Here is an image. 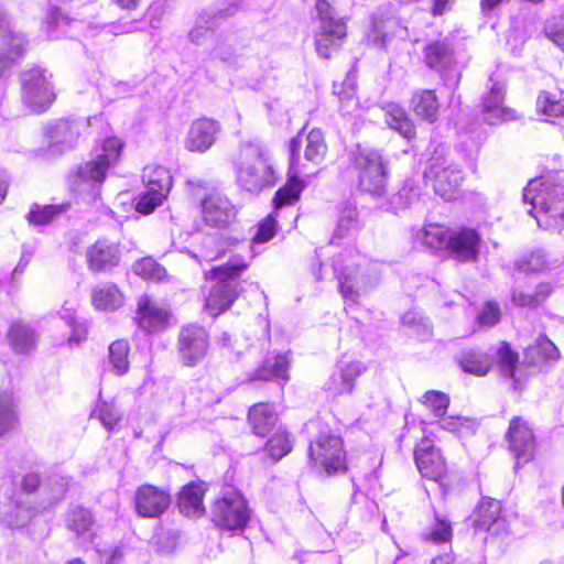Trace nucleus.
<instances>
[{
    "label": "nucleus",
    "instance_id": "1",
    "mask_svg": "<svg viewBox=\"0 0 564 564\" xmlns=\"http://www.w3.org/2000/svg\"><path fill=\"white\" fill-rule=\"evenodd\" d=\"M523 202L539 227L560 230L564 226V172L556 171L531 180L523 189Z\"/></svg>",
    "mask_w": 564,
    "mask_h": 564
},
{
    "label": "nucleus",
    "instance_id": "41",
    "mask_svg": "<svg viewBox=\"0 0 564 564\" xmlns=\"http://www.w3.org/2000/svg\"><path fill=\"white\" fill-rule=\"evenodd\" d=\"M551 294L549 284L541 283L533 293H527L520 288L512 291V303L520 307H536Z\"/></svg>",
    "mask_w": 564,
    "mask_h": 564
},
{
    "label": "nucleus",
    "instance_id": "15",
    "mask_svg": "<svg viewBox=\"0 0 564 564\" xmlns=\"http://www.w3.org/2000/svg\"><path fill=\"white\" fill-rule=\"evenodd\" d=\"M507 440L510 451L517 459L516 466L533 458L535 438L532 429L521 417H513L509 424Z\"/></svg>",
    "mask_w": 564,
    "mask_h": 564
},
{
    "label": "nucleus",
    "instance_id": "59",
    "mask_svg": "<svg viewBox=\"0 0 564 564\" xmlns=\"http://www.w3.org/2000/svg\"><path fill=\"white\" fill-rule=\"evenodd\" d=\"M215 26L214 22H209V19L205 14H200L196 21V25L191 30L188 36L191 42L195 44H202L209 31Z\"/></svg>",
    "mask_w": 564,
    "mask_h": 564
},
{
    "label": "nucleus",
    "instance_id": "14",
    "mask_svg": "<svg viewBox=\"0 0 564 564\" xmlns=\"http://www.w3.org/2000/svg\"><path fill=\"white\" fill-rule=\"evenodd\" d=\"M423 15V12H417L412 17L411 31L410 26L399 25L398 21L394 19H387L384 21H377L373 19L369 39L375 46L380 48L386 47L393 35H397L403 40L408 39L416 43L419 42L416 23L422 20Z\"/></svg>",
    "mask_w": 564,
    "mask_h": 564
},
{
    "label": "nucleus",
    "instance_id": "27",
    "mask_svg": "<svg viewBox=\"0 0 564 564\" xmlns=\"http://www.w3.org/2000/svg\"><path fill=\"white\" fill-rule=\"evenodd\" d=\"M206 488L203 482H191L184 486L178 494L177 507L181 513L189 518H198L205 513L204 495Z\"/></svg>",
    "mask_w": 564,
    "mask_h": 564
},
{
    "label": "nucleus",
    "instance_id": "23",
    "mask_svg": "<svg viewBox=\"0 0 564 564\" xmlns=\"http://www.w3.org/2000/svg\"><path fill=\"white\" fill-rule=\"evenodd\" d=\"M364 371V366L359 361L340 360L336 365L334 372L325 382V389L333 395L350 393L354 389L356 379Z\"/></svg>",
    "mask_w": 564,
    "mask_h": 564
},
{
    "label": "nucleus",
    "instance_id": "38",
    "mask_svg": "<svg viewBox=\"0 0 564 564\" xmlns=\"http://www.w3.org/2000/svg\"><path fill=\"white\" fill-rule=\"evenodd\" d=\"M142 182L145 188L160 189V193L169 195L172 187V176L167 169L161 165H148L142 172Z\"/></svg>",
    "mask_w": 564,
    "mask_h": 564
},
{
    "label": "nucleus",
    "instance_id": "30",
    "mask_svg": "<svg viewBox=\"0 0 564 564\" xmlns=\"http://www.w3.org/2000/svg\"><path fill=\"white\" fill-rule=\"evenodd\" d=\"M455 360L463 371L475 376H485L491 368V358L478 348L462 350Z\"/></svg>",
    "mask_w": 564,
    "mask_h": 564
},
{
    "label": "nucleus",
    "instance_id": "46",
    "mask_svg": "<svg viewBox=\"0 0 564 564\" xmlns=\"http://www.w3.org/2000/svg\"><path fill=\"white\" fill-rule=\"evenodd\" d=\"M536 109L550 117L564 116V93L542 91L536 100Z\"/></svg>",
    "mask_w": 564,
    "mask_h": 564
},
{
    "label": "nucleus",
    "instance_id": "53",
    "mask_svg": "<svg viewBox=\"0 0 564 564\" xmlns=\"http://www.w3.org/2000/svg\"><path fill=\"white\" fill-rule=\"evenodd\" d=\"M497 357L503 376L512 378L518 362V355L510 349L507 343H501L497 350Z\"/></svg>",
    "mask_w": 564,
    "mask_h": 564
},
{
    "label": "nucleus",
    "instance_id": "51",
    "mask_svg": "<svg viewBox=\"0 0 564 564\" xmlns=\"http://www.w3.org/2000/svg\"><path fill=\"white\" fill-rule=\"evenodd\" d=\"M94 415L98 417L104 427L108 431H112L122 416L120 410L113 403L105 401L98 402Z\"/></svg>",
    "mask_w": 564,
    "mask_h": 564
},
{
    "label": "nucleus",
    "instance_id": "63",
    "mask_svg": "<svg viewBox=\"0 0 564 564\" xmlns=\"http://www.w3.org/2000/svg\"><path fill=\"white\" fill-rule=\"evenodd\" d=\"M501 317L499 305L495 302H488L477 316V321L481 326H494Z\"/></svg>",
    "mask_w": 564,
    "mask_h": 564
},
{
    "label": "nucleus",
    "instance_id": "43",
    "mask_svg": "<svg viewBox=\"0 0 564 564\" xmlns=\"http://www.w3.org/2000/svg\"><path fill=\"white\" fill-rule=\"evenodd\" d=\"M15 408L12 393L0 390V435L14 427L18 420Z\"/></svg>",
    "mask_w": 564,
    "mask_h": 564
},
{
    "label": "nucleus",
    "instance_id": "60",
    "mask_svg": "<svg viewBox=\"0 0 564 564\" xmlns=\"http://www.w3.org/2000/svg\"><path fill=\"white\" fill-rule=\"evenodd\" d=\"M276 231V221L272 216H268L259 225L256 235L252 238L253 243H264L271 240Z\"/></svg>",
    "mask_w": 564,
    "mask_h": 564
},
{
    "label": "nucleus",
    "instance_id": "40",
    "mask_svg": "<svg viewBox=\"0 0 564 564\" xmlns=\"http://www.w3.org/2000/svg\"><path fill=\"white\" fill-rule=\"evenodd\" d=\"M386 122L391 129L397 130L406 139H411L414 135L413 126L409 120L406 112L397 104H390L387 106Z\"/></svg>",
    "mask_w": 564,
    "mask_h": 564
},
{
    "label": "nucleus",
    "instance_id": "21",
    "mask_svg": "<svg viewBox=\"0 0 564 564\" xmlns=\"http://www.w3.org/2000/svg\"><path fill=\"white\" fill-rule=\"evenodd\" d=\"M339 292L345 301L357 304L372 286V281L359 267L345 265L338 274Z\"/></svg>",
    "mask_w": 564,
    "mask_h": 564
},
{
    "label": "nucleus",
    "instance_id": "5",
    "mask_svg": "<svg viewBox=\"0 0 564 564\" xmlns=\"http://www.w3.org/2000/svg\"><path fill=\"white\" fill-rule=\"evenodd\" d=\"M122 148L123 142L119 138L105 139L101 152L77 169L73 176V191L80 194L89 192L94 198L97 197L98 189L106 180L109 169L119 161Z\"/></svg>",
    "mask_w": 564,
    "mask_h": 564
},
{
    "label": "nucleus",
    "instance_id": "33",
    "mask_svg": "<svg viewBox=\"0 0 564 564\" xmlns=\"http://www.w3.org/2000/svg\"><path fill=\"white\" fill-rule=\"evenodd\" d=\"M82 122L61 120L51 131V143L61 145L62 150L72 149L80 135Z\"/></svg>",
    "mask_w": 564,
    "mask_h": 564
},
{
    "label": "nucleus",
    "instance_id": "26",
    "mask_svg": "<svg viewBox=\"0 0 564 564\" xmlns=\"http://www.w3.org/2000/svg\"><path fill=\"white\" fill-rule=\"evenodd\" d=\"M33 516L31 508L12 499L7 492L0 496V520L9 529L25 527Z\"/></svg>",
    "mask_w": 564,
    "mask_h": 564
},
{
    "label": "nucleus",
    "instance_id": "35",
    "mask_svg": "<svg viewBox=\"0 0 564 564\" xmlns=\"http://www.w3.org/2000/svg\"><path fill=\"white\" fill-rule=\"evenodd\" d=\"M289 359L286 355H276L268 357L262 366L256 370L252 380H271L284 379L288 380Z\"/></svg>",
    "mask_w": 564,
    "mask_h": 564
},
{
    "label": "nucleus",
    "instance_id": "42",
    "mask_svg": "<svg viewBox=\"0 0 564 564\" xmlns=\"http://www.w3.org/2000/svg\"><path fill=\"white\" fill-rule=\"evenodd\" d=\"M449 235L447 230L437 225H429L416 234V240L430 249L448 248Z\"/></svg>",
    "mask_w": 564,
    "mask_h": 564
},
{
    "label": "nucleus",
    "instance_id": "52",
    "mask_svg": "<svg viewBox=\"0 0 564 564\" xmlns=\"http://www.w3.org/2000/svg\"><path fill=\"white\" fill-rule=\"evenodd\" d=\"M422 403L432 411L435 416H442L445 414L448 404L449 398L440 391H427L422 397Z\"/></svg>",
    "mask_w": 564,
    "mask_h": 564
},
{
    "label": "nucleus",
    "instance_id": "36",
    "mask_svg": "<svg viewBox=\"0 0 564 564\" xmlns=\"http://www.w3.org/2000/svg\"><path fill=\"white\" fill-rule=\"evenodd\" d=\"M412 108L420 118L430 122L435 121L438 111L435 93L430 89L416 91L412 97Z\"/></svg>",
    "mask_w": 564,
    "mask_h": 564
},
{
    "label": "nucleus",
    "instance_id": "39",
    "mask_svg": "<svg viewBox=\"0 0 564 564\" xmlns=\"http://www.w3.org/2000/svg\"><path fill=\"white\" fill-rule=\"evenodd\" d=\"M9 339L17 352H28L36 346L37 335L29 325L15 323L10 328Z\"/></svg>",
    "mask_w": 564,
    "mask_h": 564
},
{
    "label": "nucleus",
    "instance_id": "8",
    "mask_svg": "<svg viewBox=\"0 0 564 564\" xmlns=\"http://www.w3.org/2000/svg\"><path fill=\"white\" fill-rule=\"evenodd\" d=\"M308 456L315 465L322 466L328 475L347 470L346 453L339 436L321 434L308 447Z\"/></svg>",
    "mask_w": 564,
    "mask_h": 564
},
{
    "label": "nucleus",
    "instance_id": "22",
    "mask_svg": "<svg viewBox=\"0 0 564 564\" xmlns=\"http://www.w3.org/2000/svg\"><path fill=\"white\" fill-rule=\"evenodd\" d=\"M205 223L214 227H225L236 217V208L225 195L213 193L202 202Z\"/></svg>",
    "mask_w": 564,
    "mask_h": 564
},
{
    "label": "nucleus",
    "instance_id": "2",
    "mask_svg": "<svg viewBox=\"0 0 564 564\" xmlns=\"http://www.w3.org/2000/svg\"><path fill=\"white\" fill-rule=\"evenodd\" d=\"M237 183L249 193H260L275 183V173L271 163L270 150L259 141L252 140L240 148L237 166Z\"/></svg>",
    "mask_w": 564,
    "mask_h": 564
},
{
    "label": "nucleus",
    "instance_id": "32",
    "mask_svg": "<svg viewBox=\"0 0 564 564\" xmlns=\"http://www.w3.org/2000/svg\"><path fill=\"white\" fill-rule=\"evenodd\" d=\"M424 63L427 67L442 72L454 63V54L445 41H434L424 48Z\"/></svg>",
    "mask_w": 564,
    "mask_h": 564
},
{
    "label": "nucleus",
    "instance_id": "58",
    "mask_svg": "<svg viewBox=\"0 0 564 564\" xmlns=\"http://www.w3.org/2000/svg\"><path fill=\"white\" fill-rule=\"evenodd\" d=\"M62 317L64 319H66V322L72 326L74 327L73 329V335L68 338V341L70 344H78L80 343L83 339H85V336H86V330L84 328H80L75 326V319H74V314H75V305L69 302H65L63 307H62V311L59 312Z\"/></svg>",
    "mask_w": 564,
    "mask_h": 564
},
{
    "label": "nucleus",
    "instance_id": "61",
    "mask_svg": "<svg viewBox=\"0 0 564 564\" xmlns=\"http://www.w3.org/2000/svg\"><path fill=\"white\" fill-rule=\"evenodd\" d=\"M452 538V527L445 520L437 519L430 532L426 540L434 543L447 542Z\"/></svg>",
    "mask_w": 564,
    "mask_h": 564
},
{
    "label": "nucleus",
    "instance_id": "28",
    "mask_svg": "<svg viewBox=\"0 0 564 564\" xmlns=\"http://www.w3.org/2000/svg\"><path fill=\"white\" fill-rule=\"evenodd\" d=\"M66 528L78 538L94 535L96 519L93 511L79 505L70 506L65 518Z\"/></svg>",
    "mask_w": 564,
    "mask_h": 564
},
{
    "label": "nucleus",
    "instance_id": "44",
    "mask_svg": "<svg viewBox=\"0 0 564 564\" xmlns=\"http://www.w3.org/2000/svg\"><path fill=\"white\" fill-rule=\"evenodd\" d=\"M327 152V145L324 133L319 129H313L306 135V145L304 156L307 161L318 164L323 161Z\"/></svg>",
    "mask_w": 564,
    "mask_h": 564
},
{
    "label": "nucleus",
    "instance_id": "7",
    "mask_svg": "<svg viewBox=\"0 0 564 564\" xmlns=\"http://www.w3.org/2000/svg\"><path fill=\"white\" fill-rule=\"evenodd\" d=\"M212 514L213 521L227 530H241L250 519L246 499L235 490L226 491L215 501Z\"/></svg>",
    "mask_w": 564,
    "mask_h": 564
},
{
    "label": "nucleus",
    "instance_id": "57",
    "mask_svg": "<svg viewBox=\"0 0 564 564\" xmlns=\"http://www.w3.org/2000/svg\"><path fill=\"white\" fill-rule=\"evenodd\" d=\"M529 351L531 355L536 354L544 359L551 360L557 359L560 356L557 347L543 335L538 337L534 346L529 347Z\"/></svg>",
    "mask_w": 564,
    "mask_h": 564
},
{
    "label": "nucleus",
    "instance_id": "17",
    "mask_svg": "<svg viewBox=\"0 0 564 564\" xmlns=\"http://www.w3.org/2000/svg\"><path fill=\"white\" fill-rule=\"evenodd\" d=\"M171 503L170 494L163 488L153 485L140 486L134 495L137 513L142 518H158L162 516Z\"/></svg>",
    "mask_w": 564,
    "mask_h": 564
},
{
    "label": "nucleus",
    "instance_id": "49",
    "mask_svg": "<svg viewBox=\"0 0 564 564\" xmlns=\"http://www.w3.org/2000/svg\"><path fill=\"white\" fill-rule=\"evenodd\" d=\"M265 449L274 462L280 460L292 449V442L289 434L283 431L274 433L267 442Z\"/></svg>",
    "mask_w": 564,
    "mask_h": 564
},
{
    "label": "nucleus",
    "instance_id": "12",
    "mask_svg": "<svg viewBox=\"0 0 564 564\" xmlns=\"http://www.w3.org/2000/svg\"><path fill=\"white\" fill-rule=\"evenodd\" d=\"M489 91L484 96L481 102V116L488 124H500L516 119V111L505 106L506 84L501 80L490 78Z\"/></svg>",
    "mask_w": 564,
    "mask_h": 564
},
{
    "label": "nucleus",
    "instance_id": "11",
    "mask_svg": "<svg viewBox=\"0 0 564 564\" xmlns=\"http://www.w3.org/2000/svg\"><path fill=\"white\" fill-rule=\"evenodd\" d=\"M26 44L25 36L11 28L10 20L0 9V76L23 56Z\"/></svg>",
    "mask_w": 564,
    "mask_h": 564
},
{
    "label": "nucleus",
    "instance_id": "13",
    "mask_svg": "<svg viewBox=\"0 0 564 564\" xmlns=\"http://www.w3.org/2000/svg\"><path fill=\"white\" fill-rule=\"evenodd\" d=\"M208 350V334L197 325L184 326L178 335V354L185 366L199 362Z\"/></svg>",
    "mask_w": 564,
    "mask_h": 564
},
{
    "label": "nucleus",
    "instance_id": "10",
    "mask_svg": "<svg viewBox=\"0 0 564 564\" xmlns=\"http://www.w3.org/2000/svg\"><path fill=\"white\" fill-rule=\"evenodd\" d=\"M433 181L434 191L442 198L449 200L463 182V172L443 156H433L424 172Z\"/></svg>",
    "mask_w": 564,
    "mask_h": 564
},
{
    "label": "nucleus",
    "instance_id": "29",
    "mask_svg": "<svg viewBox=\"0 0 564 564\" xmlns=\"http://www.w3.org/2000/svg\"><path fill=\"white\" fill-rule=\"evenodd\" d=\"M475 525L486 531L494 529L498 532L503 529L505 520L501 517L500 501L491 498L482 499L476 511Z\"/></svg>",
    "mask_w": 564,
    "mask_h": 564
},
{
    "label": "nucleus",
    "instance_id": "24",
    "mask_svg": "<svg viewBox=\"0 0 564 564\" xmlns=\"http://www.w3.org/2000/svg\"><path fill=\"white\" fill-rule=\"evenodd\" d=\"M480 238L474 229L463 228L449 234L448 249L451 254L462 262L477 259Z\"/></svg>",
    "mask_w": 564,
    "mask_h": 564
},
{
    "label": "nucleus",
    "instance_id": "50",
    "mask_svg": "<svg viewBox=\"0 0 564 564\" xmlns=\"http://www.w3.org/2000/svg\"><path fill=\"white\" fill-rule=\"evenodd\" d=\"M166 197V195L160 193V189L145 188V192L140 194L137 199L135 209L140 214L149 215L161 206Z\"/></svg>",
    "mask_w": 564,
    "mask_h": 564
},
{
    "label": "nucleus",
    "instance_id": "64",
    "mask_svg": "<svg viewBox=\"0 0 564 564\" xmlns=\"http://www.w3.org/2000/svg\"><path fill=\"white\" fill-rule=\"evenodd\" d=\"M358 225V213L355 207H346L339 217L337 231L339 236L356 228Z\"/></svg>",
    "mask_w": 564,
    "mask_h": 564
},
{
    "label": "nucleus",
    "instance_id": "34",
    "mask_svg": "<svg viewBox=\"0 0 564 564\" xmlns=\"http://www.w3.org/2000/svg\"><path fill=\"white\" fill-rule=\"evenodd\" d=\"M248 419L253 433L265 436L275 424L276 415L268 403H258L250 409Z\"/></svg>",
    "mask_w": 564,
    "mask_h": 564
},
{
    "label": "nucleus",
    "instance_id": "20",
    "mask_svg": "<svg viewBox=\"0 0 564 564\" xmlns=\"http://www.w3.org/2000/svg\"><path fill=\"white\" fill-rule=\"evenodd\" d=\"M220 126L217 121L202 118L192 122L184 147L189 152L205 153L215 143Z\"/></svg>",
    "mask_w": 564,
    "mask_h": 564
},
{
    "label": "nucleus",
    "instance_id": "54",
    "mask_svg": "<svg viewBox=\"0 0 564 564\" xmlns=\"http://www.w3.org/2000/svg\"><path fill=\"white\" fill-rule=\"evenodd\" d=\"M61 212L62 208L59 206L46 205L41 207L39 205H34L28 214V219L30 223L35 225H45Z\"/></svg>",
    "mask_w": 564,
    "mask_h": 564
},
{
    "label": "nucleus",
    "instance_id": "18",
    "mask_svg": "<svg viewBox=\"0 0 564 564\" xmlns=\"http://www.w3.org/2000/svg\"><path fill=\"white\" fill-rule=\"evenodd\" d=\"M302 144L301 134H297L290 142V177L288 183L280 188L274 196L276 208L296 203L304 188V184L297 177V165L300 163V150Z\"/></svg>",
    "mask_w": 564,
    "mask_h": 564
},
{
    "label": "nucleus",
    "instance_id": "62",
    "mask_svg": "<svg viewBox=\"0 0 564 564\" xmlns=\"http://www.w3.org/2000/svg\"><path fill=\"white\" fill-rule=\"evenodd\" d=\"M204 250L199 253V256L195 254V257H199V260L204 261H214L221 256L225 254V249L220 246V242L214 237H207L204 240Z\"/></svg>",
    "mask_w": 564,
    "mask_h": 564
},
{
    "label": "nucleus",
    "instance_id": "56",
    "mask_svg": "<svg viewBox=\"0 0 564 564\" xmlns=\"http://www.w3.org/2000/svg\"><path fill=\"white\" fill-rule=\"evenodd\" d=\"M46 24V32L48 36L51 39H58V31L61 30V33H65L66 28L69 24V21L67 17H65L58 9H53L47 15Z\"/></svg>",
    "mask_w": 564,
    "mask_h": 564
},
{
    "label": "nucleus",
    "instance_id": "47",
    "mask_svg": "<svg viewBox=\"0 0 564 564\" xmlns=\"http://www.w3.org/2000/svg\"><path fill=\"white\" fill-rule=\"evenodd\" d=\"M133 271L144 280L161 282L167 276L165 268L152 258H143L133 264Z\"/></svg>",
    "mask_w": 564,
    "mask_h": 564
},
{
    "label": "nucleus",
    "instance_id": "48",
    "mask_svg": "<svg viewBox=\"0 0 564 564\" xmlns=\"http://www.w3.org/2000/svg\"><path fill=\"white\" fill-rule=\"evenodd\" d=\"M402 323L421 340H425L432 336V325L430 321L419 313L410 312L404 314Z\"/></svg>",
    "mask_w": 564,
    "mask_h": 564
},
{
    "label": "nucleus",
    "instance_id": "3",
    "mask_svg": "<svg viewBox=\"0 0 564 564\" xmlns=\"http://www.w3.org/2000/svg\"><path fill=\"white\" fill-rule=\"evenodd\" d=\"M348 159L357 187L372 196H382L389 177V162L382 151L358 144L348 152Z\"/></svg>",
    "mask_w": 564,
    "mask_h": 564
},
{
    "label": "nucleus",
    "instance_id": "6",
    "mask_svg": "<svg viewBox=\"0 0 564 564\" xmlns=\"http://www.w3.org/2000/svg\"><path fill=\"white\" fill-rule=\"evenodd\" d=\"M315 10L319 21L315 34L316 52L321 57L329 58L346 36V23L343 19L336 18L334 7L326 0H317Z\"/></svg>",
    "mask_w": 564,
    "mask_h": 564
},
{
    "label": "nucleus",
    "instance_id": "55",
    "mask_svg": "<svg viewBox=\"0 0 564 564\" xmlns=\"http://www.w3.org/2000/svg\"><path fill=\"white\" fill-rule=\"evenodd\" d=\"M547 267L545 253L543 251L532 252L528 259L517 263V270L520 273L540 272Z\"/></svg>",
    "mask_w": 564,
    "mask_h": 564
},
{
    "label": "nucleus",
    "instance_id": "16",
    "mask_svg": "<svg viewBox=\"0 0 564 564\" xmlns=\"http://www.w3.org/2000/svg\"><path fill=\"white\" fill-rule=\"evenodd\" d=\"M85 257L89 271L94 273L108 272L120 262V245L106 238L98 239L87 248Z\"/></svg>",
    "mask_w": 564,
    "mask_h": 564
},
{
    "label": "nucleus",
    "instance_id": "37",
    "mask_svg": "<svg viewBox=\"0 0 564 564\" xmlns=\"http://www.w3.org/2000/svg\"><path fill=\"white\" fill-rule=\"evenodd\" d=\"M333 91L338 97L343 113H350L357 108L358 99L356 96V76L354 73L347 74L341 83H334Z\"/></svg>",
    "mask_w": 564,
    "mask_h": 564
},
{
    "label": "nucleus",
    "instance_id": "25",
    "mask_svg": "<svg viewBox=\"0 0 564 564\" xmlns=\"http://www.w3.org/2000/svg\"><path fill=\"white\" fill-rule=\"evenodd\" d=\"M137 315L139 326L149 333L165 328L170 317L165 308L145 295L139 299Z\"/></svg>",
    "mask_w": 564,
    "mask_h": 564
},
{
    "label": "nucleus",
    "instance_id": "9",
    "mask_svg": "<svg viewBox=\"0 0 564 564\" xmlns=\"http://www.w3.org/2000/svg\"><path fill=\"white\" fill-rule=\"evenodd\" d=\"M50 77L43 68H32L22 74V97L31 110L43 111L54 101L55 93Z\"/></svg>",
    "mask_w": 564,
    "mask_h": 564
},
{
    "label": "nucleus",
    "instance_id": "45",
    "mask_svg": "<svg viewBox=\"0 0 564 564\" xmlns=\"http://www.w3.org/2000/svg\"><path fill=\"white\" fill-rule=\"evenodd\" d=\"M129 345L126 340H116L109 346V362L112 371L122 376L129 370Z\"/></svg>",
    "mask_w": 564,
    "mask_h": 564
},
{
    "label": "nucleus",
    "instance_id": "31",
    "mask_svg": "<svg viewBox=\"0 0 564 564\" xmlns=\"http://www.w3.org/2000/svg\"><path fill=\"white\" fill-rule=\"evenodd\" d=\"M91 303L98 311H116L123 303V294L113 283H100L91 290Z\"/></svg>",
    "mask_w": 564,
    "mask_h": 564
},
{
    "label": "nucleus",
    "instance_id": "4",
    "mask_svg": "<svg viewBox=\"0 0 564 564\" xmlns=\"http://www.w3.org/2000/svg\"><path fill=\"white\" fill-rule=\"evenodd\" d=\"M248 267L242 254H235L225 265L215 267L205 273L207 280H217L206 297L205 310L209 315L216 317L231 306L239 293L236 279Z\"/></svg>",
    "mask_w": 564,
    "mask_h": 564
},
{
    "label": "nucleus",
    "instance_id": "19",
    "mask_svg": "<svg viewBox=\"0 0 564 564\" xmlns=\"http://www.w3.org/2000/svg\"><path fill=\"white\" fill-rule=\"evenodd\" d=\"M414 457L416 467L423 477L438 480L445 475V460L440 449L434 446L430 438L421 440L416 445Z\"/></svg>",
    "mask_w": 564,
    "mask_h": 564
}]
</instances>
